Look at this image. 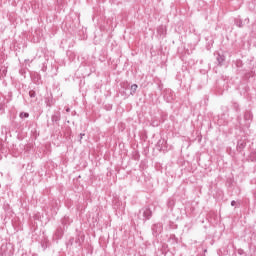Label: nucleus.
<instances>
[{
	"label": "nucleus",
	"instance_id": "obj_21",
	"mask_svg": "<svg viewBox=\"0 0 256 256\" xmlns=\"http://www.w3.org/2000/svg\"><path fill=\"white\" fill-rule=\"evenodd\" d=\"M84 136L85 134H80V139H83Z\"/></svg>",
	"mask_w": 256,
	"mask_h": 256
},
{
	"label": "nucleus",
	"instance_id": "obj_9",
	"mask_svg": "<svg viewBox=\"0 0 256 256\" xmlns=\"http://www.w3.org/2000/svg\"><path fill=\"white\" fill-rule=\"evenodd\" d=\"M139 86H137V84H133L130 88V95H135V93H137V89Z\"/></svg>",
	"mask_w": 256,
	"mask_h": 256
},
{
	"label": "nucleus",
	"instance_id": "obj_16",
	"mask_svg": "<svg viewBox=\"0 0 256 256\" xmlns=\"http://www.w3.org/2000/svg\"><path fill=\"white\" fill-rule=\"evenodd\" d=\"M232 107H233V109H235L236 111H240L239 103H237V102H232Z\"/></svg>",
	"mask_w": 256,
	"mask_h": 256
},
{
	"label": "nucleus",
	"instance_id": "obj_4",
	"mask_svg": "<svg viewBox=\"0 0 256 256\" xmlns=\"http://www.w3.org/2000/svg\"><path fill=\"white\" fill-rule=\"evenodd\" d=\"M63 233H64L63 228H61V227L57 228V230L54 234L55 239H57V240L62 239Z\"/></svg>",
	"mask_w": 256,
	"mask_h": 256
},
{
	"label": "nucleus",
	"instance_id": "obj_12",
	"mask_svg": "<svg viewBox=\"0 0 256 256\" xmlns=\"http://www.w3.org/2000/svg\"><path fill=\"white\" fill-rule=\"evenodd\" d=\"M0 111L2 113H5V99L3 100L0 99Z\"/></svg>",
	"mask_w": 256,
	"mask_h": 256
},
{
	"label": "nucleus",
	"instance_id": "obj_6",
	"mask_svg": "<svg viewBox=\"0 0 256 256\" xmlns=\"http://www.w3.org/2000/svg\"><path fill=\"white\" fill-rule=\"evenodd\" d=\"M45 104H46V107H53V105H55V101L51 97H46Z\"/></svg>",
	"mask_w": 256,
	"mask_h": 256
},
{
	"label": "nucleus",
	"instance_id": "obj_10",
	"mask_svg": "<svg viewBox=\"0 0 256 256\" xmlns=\"http://www.w3.org/2000/svg\"><path fill=\"white\" fill-rule=\"evenodd\" d=\"M234 23H235V26L236 27H243V20H241V19H239V18H236L235 20H234Z\"/></svg>",
	"mask_w": 256,
	"mask_h": 256
},
{
	"label": "nucleus",
	"instance_id": "obj_22",
	"mask_svg": "<svg viewBox=\"0 0 256 256\" xmlns=\"http://www.w3.org/2000/svg\"><path fill=\"white\" fill-rule=\"evenodd\" d=\"M171 99H173V98H168L167 101H171Z\"/></svg>",
	"mask_w": 256,
	"mask_h": 256
},
{
	"label": "nucleus",
	"instance_id": "obj_14",
	"mask_svg": "<svg viewBox=\"0 0 256 256\" xmlns=\"http://www.w3.org/2000/svg\"><path fill=\"white\" fill-rule=\"evenodd\" d=\"M29 97L31 99H35V97H37V93L34 90H30L29 91Z\"/></svg>",
	"mask_w": 256,
	"mask_h": 256
},
{
	"label": "nucleus",
	"instance_id": "obj_13",
	"mask_svg": "<svg viewBox=\"0 0 256 256\" xmlns=\"http://www.w3.org/2000/svg\"><path fill=\"white\" fill-rule=\"evenodd\" d=\"M244 119H245L246 121H249V120L253 119V114H251V112H246V113L244 114Z\"/></svg>",
	"mask_w": 256,
	"mask_h": 256
},
{
	"label": "nucleus",
	"instance_id": "obj_19",
	"mask_svg": "<svg viewBox=\"0 0 256 256\" xmlns=\"http://www.w3.org/2000/svg\"><path fill=\"white\" fill-rule=\"evenodd\" d=\"M239 255H243V250H238Z\"/></svg>",
	"mask_w": 256,
	"mask_h": 256
},
{
	"label": "nucleus",
	"instance_id": "obj_3",
	"mask_svg": "<svg viewBox=\"0 0 256 256\" xmlns=\"http://www.w3.org/2000/svg\"><path fill=\"white\" fill-rule=\"evenodd\" d=\"M51 121L52 123H58L61 121V113L60 112H55L52 116H51Z\"/></svg>",
	"mask_w": 256,
	"mask_h": 256
},
{
	"label": "nucleus",
	"instance_id": "obj_5",
	"mask_svg": "<svg viewBox=\"0 0 256 256\" xmlns=\"http://www.w3.org/2000/svg\"><path fill=\"white\" fill-rule=\"evenodd\" d=\"M216 61H217L218 65H220V66L223 65V63H225V55L217 54Z\"/></svg>",
	"mask_w": 256,
	"mask_h": 256
},
{
	"label": "nucleus",
	"instance_id": "obj_23",
	"mask_svg": "<svg viewBox=\"0 0 256 256\" xmlns=\"http://www.w3.org/2000/svg\"><path fill=\"white\" fill-rule=\"evenodd\" d=\"M159 143H161V140L158 142V145H159Z\"/></svg>",
	"mask_w": 256,
	"mask_h": 256
},
{
	"label": "nucleus",
	"instance_id": "obj_8",
	"mask_svg": "<svg viewBox=\"0 0 256 256\" xmlns=\"http://www.w3.org/2000/svg\"><path fill=\"white\" fill-rule=\"evenodd\" d=\"M247 144L243 141H239L238 144H237V151H243V149H245V146Z\"/></svg>",
	"mask_w": 256,
	"mask_h": 256
},
{
	"label": "nucleus",
	"instance_id": "obj_1",
	"mask_svg": "<svg viewBox=\"0 0 256 256\" xmlns=\"http://www.w3.org/2000/svg\"><path fill=\"white\" fill-rule=\"evenodd\" d=\"M153 217V211L149 207H143L138 212V219L143 223L149 221Z\"/></svg>",
	"mask_w": 256,
	"mask_h": 256
},
{
	"label": "nucleus",
	"instance_id": "obj_17",
	"mask_svg": "<svg viewBox=\"0 0 256 256\" xmlns=\"http://www.w3.org/2000/svg\"><path fill=\"white\" fill-rule=\"evenodd\" d=\"M235 205H237V202H236L235 200H232V201H231V206H232V207H235Z\"/></svg>",
	"mask_w": 256,
	"mask_h": 256
},
{
	"label": "nucleus",
	"instance_id": "obj_18",
	"mask_svg": "<svg viewBox=\"0 0 256 256\" xmlns=\"http://www.w3.org/2000/svg\"><path fill=\"white\" fill-rule=\"evenodd\" d=\"M42 71H47V66L45 64H43Z\"/></svg>",
	"mask_w": 256,
	"mask_h": 256
},
{
	"label": "nucleus",
	"instance_id": "obj_11",
	"mask_svg": "<svg viewBox=\"0 0 256 256\" xmlns=\"http://www.w3.org/2000/svg\"><path fill=\"white\" fill-rule=\"evenodd\" d=\"M0 75H1V77H5V75H7V67L2 66L0 68Z\"/></svg>",
	"mask_w": 256,
	"mask_h": 256
},
{
	"label": "nucleus",
	"instance_id": "obj_15",
	"mask_svg": "<svg viewBox=\"0 0 256 256\" xmlns=\"http://www.w3.org/2000/svg\"><path fill=\"white\" fill-rule=\"evenodd\" d=\"M20 118H21V119H27V118H29V113H27V112H22V113H20Z\"/></svg>",
	"mask_w": 256,
	"mask_h": 256
},
{
	"label": "nucleus",
	"instance_id": "obj_20",
	"mask_svg": "<svg viewBox=\"0 0 256 256\" xmlns=\"http://www.w3.org/2000/svg\"><path fill=\"white\" fill-rule=\"evenodd\" d=\"M71 111V108H66V112L69 113Z\"/></svg>",
	"mask_w": 256,
	"mask_h": 256
},
{
	"label": "nucleus",
	"instance_id": "obj_2",
	"mask_svg": "<svg viewBox=\"0 0 256 256\" xmlns=\"http://www.w3.org/2000/svg\"><path fill=\"white\" fill-rule=\"evenodd\" d=\"M151 231L153 237H159L161 233H163V223L158 222L151 226Z\"/></svg>",
	"mask_w": 256,
	"mask_h": 256
},
{
	"label": "nucleus",
	"instance_id": "obj_7",
	"mask_svg": "<svg viewBox=\"0 0 256 256\" xmlns=\"http://www.w3.org/2000/svg\"><path fill=\"white\" fill-rule=\"evenodd\" d=\"M61 223L65 227V225H70L71 224V219L69 218V216H64L61 220Z\"/></svg>",
	"mask_w": 256,
	"mask_h": 256
}]
</instances>
